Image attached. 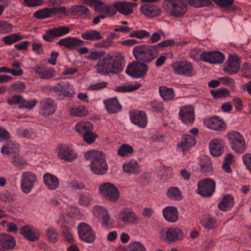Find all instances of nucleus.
Masks as SVG:
<instances>
[{
  "label": "nucleus",
  "mask_w": 251,
  "mask_h": 251,
  "mask_svg": "<svg viewBox=\"0 0 251 251\" xmlns=\"http://www.w3.org/2000/svg\"><path fill=\"white\" fill-rule=\"evenodd\" d=\"M138 168V164L135 160H131L123 166V170L127 173H132L136 171Z\"/></svg>",
  "instance_id": "nucleus-48"
},
{
  "label": "nucleus",
  "mask_w": 251,
  "mask_h": 251,
  "mask_svg": "<svg viewBox=\"0 0 251 251\" xmlns=\"http://www.w3.org/2000/svg\"><path fill=\"white\" fill-rule=\"evenodd\" d=\"M44 182L48 189L54 190L59 186V180L55 176L47 173L43 176Z\"/></svg>",
  "instance_id": "nucleus-25"
},
{
  "label": "nucleus",
  "mask_w": 251,
  "mask_h": 251,
  "mask_svg": "<svg viewBox=\"0 0 251 251\" xmlns=\"http://www.w3.org/2000/svg\"><path fill=\"white\" fill-rule=\"evenodd\" d=\"M150 36L149 32L145 30H135L129 35L130 37H135L140 39L148 38Z\"/></svg>",
  "instance_id": "nucleus-52"
},
{
  "label": "nucleus",
  "mask_w": 251,
  "mask_h": 251,
  "mask_svg": "<svg viewBox=\"0 0 251 251\" xmlns=\"http://www.w3.org/2000/svg\"><path fill=\"white\" fill-rule=\"evenodd\" d=\"M140 11L142 13L148 17H153L160 14L161 9L153 5L146 4L140 7Z\"/></svg>",
  "instance_id": "nucleus-28"
},
{
  "label": "nucleus",
  "mask_w": 251,
  "mask_h": 251,
  "mask_svg": "<svg viewBox=\"0 0 251 251\" xmlns=\"http://www.w3.org/2000/svg\"><path fill=\"white\" fill-rule=\"evenodd\" d=\"M240 68L239 59L237 56L230 54L227 63H225L224 71L229 75L237 73Z\"/></svg>",
  "instance_id": "nucleus-17"
},
{
  "label": "nucleus",
  "mask_w": 251,
  "mask_h": 251,
  "mask_svg": "<svg viewBox=\"0 0 251 251\" xmlns=\"http://www.w3.org/2000/svg\"><path fill=\"white\" fill-rule=\"evenodd\" d=\"M201 171L202 172H208L212 171V164L210 159L207 157H203L200 162Z\"/></svg>",
  "instance_id": "nucleus-46"
},
{
  "label": "nucleus",
  "mask_w": 251,
  "mask_h": 251,
  "mask_svg": "<svg viewBox=\"0 0 251 251\" xmlns=\"http://www.w3.org/2000/svg\"><path fill=\"white\" fill-rule=\"evenodd\" d=\"M210 93L215 99H221L229 96L230 91L226 88H222L217 90H211Z\"/></svg>",
  "instance_id": "nucleus-40"
},
{
  "label": "nucleus",
  "mask_w": 251,
  "mask_h": 251,
  "mask_svg": "<svg viewBox=\"0 0 251 251\" xmlns=\"http://www.w3.org/2000/svg\"><path fill=\"white\" fill-rule=\"evenodd\" d=\"M22 191L25 194H28L34 187V183L37 182V176L31 172H25L22 174Z\"/></svg>",
  "instance_id": "nucleus-9"
},
{
  "label": "nucleus",
  "mask_w": 251,
  "mask_h": 251,
  "mask_svg": "<svg viewBox=\"0 0 251 251\" xmlns=\"http://www.w3.org/2000/svg\"><path fill=\"white\" fill-rule=\"evenodd\" d=\"M24 4L29 7H34L42 5L44 2L43 0H23Z\"/></svg>",
  "instance_id": "nucleus-62"
},
{
  "label": "nucleus",
  "mask_w": 251,
  "mask_h": 251,
  "mask_svg": "<svg viewBox=\"0 0 251 251\" xmlns=\"http://www.w3.org/2000/svg\"><path fill=\"white\" fill-rule=\"evenodd\" d=\"M200 59L211 64L222 63L225 56L219 51H203L201 55Z\"/></svg>",
  "instance_id": "nucleus-12"
},
{
  "label": "nucleus",
  "mask_w": 251,
  "mask_h": 251,
  "mask_svg": "<svg viewBox=\"0 0 251 251\" xmlns=\"http://www.w3.org/2000/svg\"><path fill=\"white\" fill-rule=\"evenodd\" d=\"M196 143V140L194 136L185 134L182 136L180 142L177 144V148H180L184 152L189 150Z\"/></svg>",
  "instance_id": "nucleus-22"
},
{
  "label": "nucleus",
  "mask_w": 251,
  "mask_h": 251,
  "mask_svg": "<svg viewBox=\"0 0 251 251\" xmlns=\"http://www.w3.org/2000/svg\"><path fill=\"white\" fill-rule=\"evenodd\" d=\"M202 225L206 228L213 229L215 227L216 219L208 216L203 218L201 221Z\"/></svg>",
  "instance_id": "nucleus-50"
},
{
  "label": "nucleus",
  "mask_w": 251,
  "mask_h": 251,
  "mask_svg": "<svg viewBox=\"0 0 251 251\" xmlns=\"http://www.w3.org/2000/svg\"><path fill=\"white\" fill-rule=\"evenodd\" d=\"M242 159L247 168L251 173V153H245L243 155Z\"/></svg>",
  "instance_id": "nucleus-64"
},
{
  "label": "nucleus",
  "mask_w": 251,
  "mask_h": 251,
  "mask_svg": "<svg viewBox=\"0 0 251 251\" xmlns=\"http://www.w3.org/2000/svg\"><path fill=\"white\" fill-rule=\"evenodd\" d=\"M12 163L19 169H23L27 165V163L20 156L19 153L15 154L12 157Z\"/></svg>",
  "instance_id": "nucleus-41"
},
{
  "label": "nucleus",
  "mask_w": 251,
  "mask_h": 251,
  "mask_svg": "<svg viewBox=\"0 0 251 251\" xmlns=\"http://www.w3.org/2000/svg\"><path fill=\"white\" fill-rule=\"evenodd\" d=\"M36 75L42 79H50L54 76V71L44 66L36 65L33 68Z\"/></svg>",
  "instance_id": "nucleus-26"
},
{
  "label": "nucleus",
  "mask_w": 251,
  "mask_h": 251,
  "mask_svg": "<svg viewBox=\"0 0 251 251\" xmlns=\"http://www.w3.org/2000/svg\"><path fill=\"white\" fill-rule=\"evenodd\" d=\"M163 214L165 219L172 223L176 222L178 219V212L176 207L168 206L163 210Z\"/></svg>",
  "instance_id": "nucleus-27"
},
{
  "label": "nucleus",
  "mask_w": 251,
  "mask_h": 251,
  "mask_svg": "<svg viewBox=\"0 0 251 251\" xmlns=\"http://www.w3.org/2000/svg\"><path fill=\"white\" fill-rule=\"evenodd\" d=\"M164 3H168L170 15L176 18L182 17L187 10V4L178 0H165Z\"/></svg>",
  "instance_id": "nucleus-8"
},
{
  "label": "nucleus",
  "mask_w": 251,
  "mask_h": 251,
  "mask_svg": "<svg viewBox=\"0 0 251 251\" xmlns=\"http://www.w3.org/2000/svg\"><path fill=\"white\" fill-rule=\"evenodd\" d=\"M10 89L15 93H21L25 91V85L24 82L17 81L11 85Z\"/></svg>",
  "instance_id": "nucleus-47"
},
{
  "label": "nucleus",
  "mask_w": 251,
  "mask_h": 251,
  "mask_svg": "<svg viewBox=\"0 0 251 251\" xmlns=\"http://www.w3.org/2000/svg\"><path fill=\"white\" fill-rule=\"evenodd\" d=\"M124 57L121 55H107L100 59L94 68L98 74L106 75L121 73L124 64Z\"/></svg>",
  "instance_id": "nucleus-1"
},
{
  "label": "nucleus",
  "mask_w": 251,
  "mask_h": 251,
  "mask_svg": "<svg viewBox=\"0 0 251 251\" xmlns=\"http://www.w3.org/2000/svg\"><path fill=\"white\" fill-rule=\"evenodd\" d=\"M242 75L246 78H251V64L248 63L244 64L242 69Z\"/></svg>",
  "instance_id": "nucleus-61"
},
{
  "label": "nucleus",
  "mask_w": 251,
  "mask_h": 251,
  "mask_svg": "<svg viewBox=\"0 0 251 251\" xmlns=\"http://www.w3.org/2000/svg\"><path fill=\"white\" fill-rule=\"evenodd\" d=\"M56 12V9L55 8H45L35 11L33 15L37 19H44L51 17L52 14L55 13Z\"/></svg>",
  "instance_id": "nucleus-33"
},
{
  "label": "nucleus",
  "mask_w": 251,
  "mask_h": 251,
  "mask_svg": "<svg viewBox=\"0 0 251 251\" xmlns=\"http://www.w3.org/2000/svg\"><path fill=\"white\" fill-rule=\"evenodd\" d=\"M242 136L240 133L236 131H231L227 134V138L230 146Z\"/></svg>",
  "instance_id": "nucleus-49"
},
{
  "label": "nucleus",
  "mask_w": 251,
  "mask_h": 251,
  "mask_svg": "<svg viewBox=\"0 0 251 251\" xmlns=\"http://www.w3.org/2000/svg\"><path fill=\"white\" fill-rule=\"evenodd\" d=\"M130 119L132 123L140 128L146 127L148 118L145 112L143 111H133L129 112Z\"/></svg>",
  "instance_id": "nucleus-13"
},
{
  "label": "nucleus",
  "mask_w": 251,
  "mask_h": 251,
  "mask_svg": "<svg viewBox=\"0 0 251 251\" xmlns=\"http://www.w3.org/2000/svg\"><path fill=\"white\" fill-rule=\"evenodd\" d=\"M159 92L160 96L165 100H171L175 97V93L172 88L161 86L159 88Z\"/></svg>",
  "instance_id": "nucleus-32"
},
{
  "label": "nucleus",
  "mask_w": 251,
  "mask_h": 251,
  "mask_svg": "<svg viewBox=\"0 0 251 251\" xmlns=\"http://www.w3.org/2000/svg\"><path fill=\"white\" fill-rule=\"evenodd\" d=\"M171 67L174 72L178 75L190 77L196 74L193 64L187 60L176 62L172 64Z\"/></svg>",
  "instance_id": "nucleus-6"
},
{
  "label": "nucleus",
  "mask_w": 251,
  "mask_h": 251,
  "mask_svg": "<svg viewBox=\"0 0 251 251\" xmlns=\"http://www.w3.org/2000/svg\"><path fill=\"white\" fill-rule=\"evenodd\" d=\"M208 126L212 129L217 131L224 130L226 126L223 120H221L218 117L214 116L207 121Z\"/></svg>",
  "instance_id": "nucleus-30"
},
{
  "label": "nucleus",
  "mask_w": 251,
  "mask_h": 251,
  "mask_svg": "<svg viewBox=\"0 0 251 251\" xmlns=\"http://www.w3.org/2000/svg\"><path fill=\"white\" fill-rule=\"evenodd\" d=\"M23 38L21 35L15 33L3 37L2 41L5 44L10 45L22 40Z\"/></svg>",
  "instance_id": "nucleus-42"
},
{
  "label": "nucleus",
  "mask_w": 251,
  "mask_h": 251,
  "mask_svg": "<svg viewBox=\"0 0 251 251\" xmlns=\"http://www.w3.org/2000/svg\"><path fill=\"white\" fill-rule=\"evenodd\" d=\"M84 157L91 160V171L96 175H103L108 170V166L105 155L101 151L95 150L85 152Z\"/></svg>",
  "instance_id": "nucleus-2"
},
{
  "label": "nucleus",
  "mask_w": 251,
  "mask_h": 251,
  "mask_svg": "<svg viewBox=\"0 0 251 251\" xmlns=\"http://www.w3.org/2000/svg\"><path fill=\"white\" fill-rule=\"evenodd\" d=\"M118 218L128 224H135L138 221V216L129 208L123 209L119 214Z\"/></svg>",
  "instance_id": "nucleus-18"
},
{
  "label": "nucleus",
  "mask_w": 251,
  "mask_h": 251,
  "mask_svg": "<svg viewBox=\"0 0 251 251\" xmlns=\"http://www.w3.org/2000/svg\"><path fill=\"white\" fill-rule=\"evenodd\" d=\"M57 150V156L66 161H72L77 157V154L68 145L61 144Z\"/></svg>",
  "instance_id": "nucleus-14"
},
{
  "label": "nucleus",
  "mask_w": 251,
  "mask_h": 251,
  "mask_svg": "<svg viewBox=\"0 0 251 251\" xmlns=\"http://www.w3.org/2000/svg\"><path fill=\"white\" fill-rule=\"evenodd\" d=\"M75 129L77 133L83 135L90 130H93V126L89 122L81 121L77 123Z\"/></svg>",
  "instance_id": "nucleus-37"
},
{
  "label": "nucleus",
  "mask_w": 251,
  "mask_h": 251,
  "mask_svg": "<svg viewBox=\"0 0 251 251\" xmlns=\"http://www.w3.org/2000/svg\"><path fill=\"white\" fill-rule=\"evenodd\" d=\"M88 112L85 106L80 105L70 109L72 115L77 117H83L87 115Z\"/></svg>",
  "instance_id": "nucleus-45"
},
{
  "label": "nucleus",
  "mask_w": 251,
  "mask_h": 251,
  "mask_svg": "<svg viewBox=\"0 0 251 251\" xmlns=\"http://www.w3.org/2000/svg\"><path fill=\"white\" fill-rule=\"evenodd\" d=\"M70 31L69 27L65 26H60L58 27H54L46 31V33H50L55 37L62 36L68 33Z\"/></svg>",
  "instance_id": "nucleus-35"
},
{
  "label": "nucleus",
  "mask_w": 251,
  "mask_h": 251,
  "mask_svg": "<svg viewBox=\"0 0 251 251\" xmlns=\"http://www.w3.org/2000/svg\"><path fill=\"white\" fill-rule=\"evenodd\" d=\"M12 25L7 22L0 21V32L7 33L12 31Z\"/></svg>",
  "instance_id": "nucleus-60"
},
{
  "label": "nucleus",
  "mask_w": 251,
  "mask_h": 251,
  "mask_svg": "<svg viewBox=\"0 0 251 251\" xmlns=\"http://www.w3.org/2000/svg\"><path fill=\"white\" fill-rule=\"evenodd\" d=\"M209 146L210 153L213 156H219L224 151V146L218 139H213L210 141Z\"/></svg>",
  "instance_id": "nucleus-29"
},
{
  "label": "nucleus",
  "mask_w": 251,
  "mask_h": 251,
  "mask_svg": "<svg viewBox=\"0 0 251 251\" xmlns=\"http://www.w3.org/2000/svg\"><path fill=\"white\" fill-rule=\"evenodd\" d=\"M84 42L77 38L67 37L61 39L57 44L69 50L75 49L77 47L84 45Z\"/></svg>",
  "instance_id": "nucleus-21"
},
{
  "label": "nucleus",
  "mask_w": 251,
  "mask_h": 251,
  "mask_svg": "<svg viewBox=\"0 0 251 251\" xmlns=\"http://www.w3.org/2000/svg\"><path fill=\"white\" fill-rule=\"evenodd\" d=\"M133 56L136 61L145 63H150L158 55V52L153 46L142 44L135 46L132 50Z\"/></svg>",
  "instance_id": "nucleus-3"
},
{
  "label": "nucleus",
  "mask_w": 251,
  "mask_h": 251,
  "mask_svg": "<svg viewBox=\"0 0 251 251\" xmlns=\"http://www.w3.org/2000/svg\"><path fill=\"white\" fill-rule=\"evenodd\" d=\"M46 234L50 243H55L58 241L59 235L54 228L50 227L47 228L46 230Z\"/></svg>",
  "instance_id": "nucleus-43"
},
{
  "label": "nucleus",
  "mask_w": 251,
  "mask_h": 251,
  "mask_svg": "<svg viewBox=\"0 0 251 251\" xmlns=\"http://www.w3.org/2000/svg\"><path fill=\"white\" fill-rule=\"evenodd\" d=\"M62 235L65 240L69 243L72 244L74 242V239L71 234L69 227L65 226H61Z\"/></svg>",
  "instance_id": "nucleus-56"
},
{
  "label": "nucleus",
  "mask_w": 251,
  "mask_h": 251,
  "mask_svg": "<svg viewBox=\"0 0 251 251\" xmlns=\"http://www.w3.org/2000/svg\"><path fill=\"white\" fill-rule=\"evenodd\" d=\"M108 112L110 114L118 113L122 110V106L116 98H109L103 100Z\"/></svg>",
  "instance_id": "nucleus-24"
},
{
  "label": "nucleus",
  "mask_w": 251,
  "mask_h": 251,
  "mask_svg": "<svg viewBox=\"0 0 251 251\" xmlns=\"http://www.w3.org/2000/svg\"><path fill=\"white\" fill-rule=\"evenodd\" d=\"M98 137V135L94 133L93 130H90L82 135L84 141L88 144L93 143Z\"/></svg>",
  "instance_id": "nucleus-53"
},
{
  "label": "nucleus",
  "mask_w": 251,
  "mask_h": 251,
  "mask_svg": "<svg viewBox=\"0 0 251 251\" xmlns=\"http://www.w3.org/2000/svg\"><path fill=\"white\" fill-rule=\"evenodd\" d=\"M135 2L119 1L115 2V8L118 12L124 15L127 16L133 12V8L136 7Z\"/></svg>",
  "instance_id": "nucleus-19"
},
{
  "label": "nucleus",
  "mask_w": 251,
  "mask_h": 251,
  "mask_svg": "<svg viewBox=\"0 0 251 251\" xmlns=\"http://www.w3.org/2000/svg\"><path fill=\"white\" fill-rule=\"evenodd\" d=\"M82 38L85 40L99 41L102 38L101 33L99 31L91 30L81 34Z\"/></svg>",
  "instance_id": "nucleus-36"
},
{
  "label": "nucleus",
  "mask_w": 251,
  "mask_h": 251,
  "mask_svg": "<svg viewBox=\"0 0 251 251\" xmlns=\"http://www.w3.org/2000/svg\"><path fill=\"white\" fill-rule=\"evenodd\" d=\"M40 114L44 117H48L54 113L56 105L54 101L50 98H46L40 101Z\"/></svg>",
  "instance_id": "nucleus-16"
},
{
  "label": "nucleus",
  "mask_w": 251,
  "mask_h": 251,
  "mask_svg": "<svg viewBox=\"0 0 251 251\" xmlns=\"http://www.w3.org/2000/svg\"><path fill=\"white\" fill-rule=\"evenodd\" d=\"M92 200V196L88 193L81 194L79 198V203L81 205L88 206Z\"/></svg>",
  "instance_id": "nucleus-54"
},
{
  "label": "nucleus",
  "mask_w": 251,
  "mask_h": 251,
  "mask_svg": "<svg viewBox=\"0 0 251 251\" xmlns=\"http://www.w3.org/2000/svg\"><path fill=\"white\" fill-rule=\"evenodd\" d=\"M148 70L149 66L147 64L136 60L127 66L126 73L133 78H143L146 76Z\"/></svg>",
  "instance_id": "nucleus-5"
},
{
  "label": "nucleus",
  "mask_w": 251,
  "mask_h": 251,
  "mask_svg": "<svg viewBox=\"0 0 251 251\" xmlns=\"http://www.w3.org/2000/svg\"><path fill=\"white\" fill-rule=\"evenodd\" d=\"M234 199L229 194L225 195L221 201L218 203L219 208L224 211H226L228 208L233 206Z\"/></svg>",
  "instance_id": "nucleus-34"
},
{
  "label": "nucleus",
  "mask_w": 251,
  "mask_h": 251,
  "mask_svg": "<svg viewBox=\"0 0 251 251\" xmlns=\"http://www.w3.org/2000/svg\"><path fill=\"white\" fill-rule=\"evenodd\" d=\"M99 190L102 198L107 201L116 202L120 198V192L113 183H103L100 186Z\"/></svg>",
  "instance_id": "nucleus-4"
},
{
  "label": "nucleus",
  "mask_w": 251,
  "mask_h": 251,
  "mask_svg": "<svg viewBox=\"0 0 251 251\" xmlns=\"http://www.w3.org/2000/svg\"><path fill=\"white\" fill-rule=\"evenodd\" d=\"M178 117L185 125H192L195 119L194 106L191 105L181 106L178 113Z\"/></svg>",
  "instance_id": "nucleus-11"
},
{
  "label": "nucleus",
  "mask_w": 251,
  "mask_h": 251,
  "mask_svg": "<svg viewBox=\"0 0 251 251\" xmlns=\"http://www.w3.org/2000/svg\"><path fill=\"white\" fill-rule=\"evenodd\" d=\"M16 245V240L13 236L7 233H0V246L3 249L12 250Z\"/></svg>",
  "instance_id": "nucleus-23"
},
{
  "label": "nucleus",
  "mask_w": 251,
  "mask_h": 251,
  "mask_svg": "<svg viewBox=\"0 0 251 251\" xmlns=\"http://www.w3.org/2000/svg\"><path fill=\"white\" fill-rule=\"evenodd\" d=\"M128 248L130 251H147L144 245L138 241L130 243Z\"/></svg>",
  "instance_id": "nucleus-55"
},
{
  "label": "nucleus",
  "mask_w": 251,
  "mask_h": 251,
  "mask_svg": "<svg viewBox=\"0 0 251 251\" xmlns=\"http://www.w3.org/2000/svg\"><path fill=\"white\" fill-rule=\"evenodd\" d=\"M216 183L211 178H206L200 180L198 183V193L202 197L211 196L215 191Z\"/></svg>",
  "instance_id": "nucleus-7"
},
{
  "label": "nucleus",
  "mask_w": 251,
  "mask_h": 251,
  "mask_svg": "<svg viewBox=\"0 0 251 251\" xmlns=\"http://www.w3.org/2000/svg\"><path fill=\"white\" fill-rule=\"evenodd\" d=\"M184 238L182 230L178 227L169 228L165 232L164 241L171 243L182 240Z\"/></svg>",
  "instance_id": "nucleus-15"
},
{
  "label": "nucleus",
  "mask_w": 251,
  "mask_h": 251,
  "mask_svg": "<svg viewBox=\"0 0 251 251\" xmlns=\"http://www.w3.org/2000/svg\"><path fill=\"white\" fill-rule=\"evenodd\" d=\"M20 233L25 239L31 242L36 241L40 237L38 232L28 225L21 227Z\"/></svg>",
  "instance_id": "nucleus-20"
},
{
  "label": "nucleus",
  "mask_w": 251,
  "mask_h": 251,
  "mask_svg": "<svg viewBox=\"0 0 251 251\" xmlns=\"http://www.w3.org/2000/svg\"><path fill=\"white\" fill-rule=\"evenodd\" d=\"M141 85L139 83L135 85H131L129 86H124L117 87V90L119 92H129L134 91L141 87Z\"/></svg>",
  "instance_id": "nucleus-58"
},
{
  "label": "nucleus",
  "mask_w": 251,
  "mask_h": 251,
  "mask_svg": "<svg viewBox=\"0 0 251 251\" xmlns=\"http://www.w3.org/2000/svg\"><path fill=\"white\" fill-rule=\"evenodd\" d=\"M231 147L237 153H243L246 149V144L243 136L237 140L235 143L231 146Z\"/></svg>",
  "instance_id": "nucleus-38"
},
{
  "label": "nucleus",
  "mask_w": 251,
  "mask_h": 251,
  "mask_svg": "<svg viewBox=\"0 0 251 251\" xmlns=\"http://www.w3.org/2000/svg\"><path fill=\"white\" fill-rule=\"evenodd\" d=\"M175 41L173 39L171 40H166L164 41L161 43H159L156 45L153 46L155 48V50H156L158 52V55L159 54V50L158 49H163L164 48H167L170 46H174L175 45Z\"/></svg>",
  "instance_id": "nucleus-59"
},
{
  "label": "nucleus",
  "mask_w": 251,
  "mask_h": 251,
  "mask_svg": "<svg viewBox=\"0 0 251 251\" xmlns=\"http://www.w3.org/2000/svg\"><path fill=\"white\" fill-rule=\"evenodd\" d=\"M167 195L170 199L179 201L182 199V195L179 189L176 187L169 188L167 192Z\"/></svg>",
  "instance_id": "nucleus-39"
},
{
  "label": "nucleus",
  "mask_w": 251,
  "mask_h": 251,
  "mask_svg": "<svg viewBox=\"0 0 251 251\" xmlns=\"http://www.w3.org/2000/svg\"><path fill=\"white\" fill-rule=\"evenodd\" d=\"M79 237L83 242L91 243L96 239V234L92 228L88 224L81 223L77 227Z\"/></svg>",
  "instance_id": "nucleus-10"
},
{
  "label": "nucleus",
  "mask_w": 251,
  "mask_h": 251,
  "mask_svg": "<svg viewBox=\"0 0 251 251\" xmlns=\"http://www.w3.org/2000/svg\"><path fill=\"white\" fill-rule=\"evenodd\" d=\"M37 103V100H26L23 98V100L21 102V105H19L20 108H25L27 109H31Z\"/></svg>",
  "instance_id": "nucleus-63"
},
{
  "label": "nucleus",
  "mask_w": 251,
  "mask_h": 251,
  "mask_svg": "<svg viewBox=\"0 0 251 251\" xmlns=\"http://www.w3.org/2000/svg\"><path fill=\"white\" fill-rule=\"evenodd\" d=\"M11 73L14 76H21L24 72L22 69L16 70L14 69H10L6 67H0V73Z\"/></svg>",
  "instance_id": "nucleus-57"
},
{
  "label": "nucleus",
  "mask_w": 251,
  "mask_h": 251,
  "mask_svg": "<svg viewBox=\"0 0 251 251\" xmlns=\"http://www.w3.org/2000/svg\"><path fill=\"white\" fill-rule=\"evenodd\" d=\"M90 14L89 10L85 6L81 5H75L72 6L70 8V11L67 14L71 15H78L79 16L86 17Z\"/></svg>",
  "instance_id": "nucleus-31"
},
{
  "label": "nucleus",
  "mask_w": 251,
  "mask_h": 251,
  "mask_svg": "<svg viewBox=\"0 0 251 251\" xmlns=\"http://www.w3.org/2000/svg\"><path fill=\"white\" fill-rule=\"evenodd\" d=\"M133 148L128 144H123L119 148L117 153L120 156H126L133 153Z\"/></svg>",
  "instance_id": "nucleus-44"
},
{
  "label": "nucleus",
  "mask_w": 251,
  "mask_h": 251,
  "mask_svg": "<svg viewBox=\"0 0 251 251\" xmlns=\"http://www.w3.org/2000/svg\"><path fill=\"white\" fill-rule=\"evenodd\" d=\"M60 86V93L65 97L72 96V93L70 92V88L71 84L69 82H59Z\"/></svg>",
  "instance_id": "nucleus-51"
}]
</instances>
